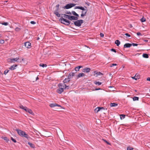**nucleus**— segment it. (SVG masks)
I'll return each instance as SVG.
<instances>
[{
    "instance_id": "obj_32",
    "label": "nucleus",
    "mask_w": 150,
    "mask_h": 150,
    "mask_svg": "<svg viewBox=\"0 0 150 150\" xmlns=\"http://www.w3.org/2000/svg\"><path fill=\"white\" fill-rule=\"evenodd\" d=\"M136 74L135 76L134 77H132V78L134 79H135V80H137V79H138L139 78V76L138 77H136Z\"/></svg>"
},
{
    "instance_id": "obj_62",
    "label": "nucleus",
    "mask_w": 150,
    "mask_h": 150,
    "mask_svg": "<svg viewBox=\"0 0 150 150\" xmlns=\"http://www.w3.org/2000/svg\"><path fill=\"white\" fill-rule=\"evenodd\" d=\"M1 34H0V36H1Z\"/></svg>"
},
{
    "instance_id": "obj_39",
    "label": "nucleus",
    "mask_w": 150,
    "mask_h": 150,
    "mask_svg": "<svg viewBox=\"0 0 150 150\" xmlns=\"http://www.w3.org/2000/svg\"><path fill=\"white\" fill-rule=\"evenodd\" d=\"M11 139L14 143L16 142V140L13 139L12 137H11Z\"/></svg>"
},
{
    "instance_id": "obj_28",
    "label": "nucleus",
    "mask_w": 150,
    "mask_h": 150,
    "mask_svg": "<svg viewBox=\"0 0 150 150\" xmlns=\"http://www.w3.org/2000/svg\"><path fill=\"white\" fill-rule=\"evenodd\" d=\"M39 65L40 66L42 67H46L47 66V65L46 64H40Z\"/></svg>"
},
{
    "instance_id": "obj_41",
    "label": "nucleus",
    "mask_w": 150,
    "mask_h": 150,
    "mask_svg": "<svg viewBox=\"0 0 150 150\" xmlns=\"http://www.w3.org/2000/svg\"><path fill=\"white\" fill-rule=\"evenodd\" d=\"M9 71V70H6L4 72V74L5 75H6Z\"/></svg>"
},
{
    "instance_id": "obj_49",
    "label": "nucleus",
    "mask_w": 150,
    "mask_h": 150,
    "mask_svg": "<svg viewBox=\"0 0 150 150\" xmlns=\"http://www.w3.org/2000/svg\"><path fill=\"white\" fill-rule=\"evenodd\" d=\"M100 35L101 37H104V34L103 33H100Z\"/></svg>"
},
{
    "instance_id": "obj_18",
    "label": "nucleus",
    "mask_w": 150,
    "mask_h": 150,
    "mask_svg": "<svg viewBox=\"0 0 150 150\" xmlns=\"http://www.w3.org/2000/svg\"><path fill=\"white\" fill-rule=\"evenodd\" d=\"M82 67L81 66H79L78 67H76L75 68V70L76 71H79L80 68H82Z\"/></svg>"
},
{
    "instance_id": "obj_45",
    "label": "nucleus",
    "mask_w": 150,
    "mask_h": 150,
    "mask_svg": "<svg viewBox=\"0 0 150 150\" xmlns=\"http://www.w3.org/2000/svg\"><path fill=\"white\" fill-rule=\"evenodd\" d=\"M137 35L138 36H140V35H142L141 33L140 32H137Z\"/></svg>"
},
{
    "instance_id": "obj_59",
    "label": "nucleus",
    "mask_w": 150,
    "mask_h": 150,
    "mask_svg": "<svg viewBox=\"0 0 150 150\" xmlns=\"http://www.w3.org/2000/svg\"><path fill=\"white\" fill-rule=\"evenodd\" d=\"M139 76H136V77H138Z\"/></svg>"
},
{
    "instance_id": "obj_3",
    "label": "nucleus",
    "mask_w": 150,
    "mask_h": 150,
    "mask_svg": "<svg viewBox=\"0 0 150 150\" xmlns=\"http://www.w3.org/2000/svg\"><path fill=\"white\" fill-rule=\"evenodd\" d=\"M74 9H78L82 10V14H81V17H83L86 16V13L88 11L87 7L84 6V8L82 6H76L74 8Z\"/></svg>"
},
{
    "instance_id": "obj_10",
    "label": "nucleus",
    "mask_w": 150,
    "mask_h": 150,
    "mask_svg": "<svg viewBox=\"0 0 150 150\" xmlns=\"http://www.w3.org/2000/svg\"><path fill=\"white\" fill-rule=\"evenodd\" d=\"M25 47L28 48H30L31 47V44L29 42H25L24 44Z\"/></svg>"
},
{
    "instance_id": "obj_36",
    "label": "nucleus",
    "mask_w": 150,
    "mask_h": 150,
    "mask_svg": "<svg viewBox=\"0 0 150 150\" xmlns=\"http://www.w3.org/2000/svg\"><path fill=\"white\" fill-rule=\"evenodd\" d=\"M140 20L142 22H143L145 21L146 19L145 18H144V17H143Z\"/></svg>"
},
{
    "instance_id": "obj_58",
    "label": "nucleus",
    "mask_w": 150,
    "mask_h": 150,
    "mask_svg": "<svg viewBox=\"0 0 150 150\" xmlns=\"http://www.w3.org/2000/svg\"><path fill=\"white\" fill-rule=\"evenodd\" d=\"M39 39H40L38 37V38H37V40H39Z\"/></svg>"
},
{
    "instance_id": "obj_35",
    "label": "nucleus",
    "mask_w": 150,
    "mask_h": 150,
    "mask_svg": "<svg viewBox=\"0 0 150 150\" xmlns=\"http://www.w3.org/2000/svg\"><path fill=\"white\" fill-rule=\"evenodd\" d=\"M102 140L104 142H105L106 143H107V144H108V145H110V143L109 142H108L107 141H106V140L104 139H102Z\"/></svg>"
},
{
    "instance_id": "obj_12",
    "label": "nucleus",
    "mask_w": 150,
    "mask_h": 150,
    "mask_svg": "<svg viewBox=\"0 0 150 150\" xmlns=\"http://www.w3.org/2000/svg\"><path fill=\"white\" fill-rule=\"evenodd\" d=\"M105 109L103 107H98L96 108L95 110L94 111L95 112H98V111H99L100 110H104Z\"/></svg>"
},
{
    "instance_id": "obj_52",
    "label": "nucleus",
    "mask_w": 150,
    "mask_h": 150,
    "mask_svg": "<svg viewBox=\"0 0 150 150\" xmlns=\"http://www.w3.org/2000/svg\"><path fill=\"white\" fill-rule=\"evenodd\" d=\"M147 81H150V77H148L146 79Z\"/></svg>"
},
{
    "instance_id": "obj_25",
    "label": "nucleus",
    "mask_w": 150,
    "mask_h": 150,
    "mask_svg": "<svg viewBox=\"0 0 150 150\" xmlns=\"http://www.w3.org/2000/svg\"><path fill=\"white\" fill-rule=\"evenodd\" d=\"M94 83H95L96 85L99 86L101 85L102 83L100 82H97L96 81H94Z\"/></svg>"
},
{
    "instance_id": "obj_38",
    "label": "nucleus",
    "mask_w": 150,
    "mask_h": 150,
    "mask_svg": "<svg viewBox=\"0 0 150 150\" xmlns=\"http://www.w3.org/2000/svg\"><path fill=\"white\" fill-rule=\"evenodd\" d=\"M1 24L2 25H7L8 24V23L7 22L2 23H1Z\"/></svg>"
},
{
    "instance_id": "obj_34",
    "label": "nucleus",
    "mask_w": 150,
    "mask_h": 150,
    "mask_svg": "<svg viewBox=\"0 0 150 150\" xmlns=\"http://www.w3.org/2000/svg\"><path fill=\"white\" fill-rule=\"evenodd\" d=\"M86 72L88 73L91 70V69L90 68H86Z\"/></svg>"
},
{
    "instance_id": "obj_31",
    "label": "nucleus",
    "mask_w": 150,
    "mask_h": 150,
    "mask_svg": "<svg viewBox=\"0 0 150 150\" xmlns=\"http://www.w3.org/2000/svg\"><path fill=\"white\" fill-rule=\"evenodd\" d=\"M2 138L5 140L6 142H8L9 141V139L7 137H2Z\"/></svg>"
},
{
    "instance_id": "obj_48",
    "label": "nucleus",
    "mask_w": 150,
    "mask_h": 150,
    "mask_svg": "<svg viewBox=\"0 0 150 150\" xmlns=\"http://www.w3.org/2000/svg\"><path fill=\"white\" fill-rule=\"evenodd\" d=\"M66 13L67 14H69V15L71 14V13L70 11L67 12Z\"/></svg>"
},
{
    "instance_id": "obj_22",
    "label": "nucleus",
    "mask_w": 150,
    "mask_h": 150,
    "mask_svg": "<svg viewBox=\"0 0 150 150\" xmlns=\"http://www.w3.org/2000/svg\"><path fill=\"white\" fill-rule=\"evenodd\" d=\"M142 56L143 57L146 58H147L149 57L148 54L146 53L143 54L142 55Z\"/></svg>"
},
{
    "instance_id": "obj_14",
    "label": "nucleus",
    "mask_w": 150,
    "mask_h": 150,
    "mask_svg": "<svg viewBox=\"0 0 150 150\" xmlns=\"http://www.w3.org/2000/svg\"><path fill=\"white\" fill-rule=\"evenodd\" d=\"M70 75H68V78L67 79H65L63 81L64 83H65L69 82L70 81Z\"/></svg>"
},
{
    "instance_id": "obj_16",
    "label": "nucleus",
    "mask_w": 150,
    "mask_h": 150,
    "mask_svg": "<svg viewBox=\"0 0 150 150\" xmlns=\"http://www.w3.org/2000/svg\"><path fill=\"white\" fill-rule=\"evenodd\" d=\"M17 66V65L16 64L13 65L12 66H11L9 68L11 70H13L16 69V67Z\"/></svg>"
},
{
    "instance_id": "obj_61",
    "label": "nucleus",
    "mask_w": 150,
    "mask_h": 150,
    "mask_svg": "<svg viewBox=\"0 0 150 150\" xmlns=\"http://www.w3.org/2000/svg\"><path fill=\"white\" fill-rule=\"evenodd\" d=\"M22 60L23 61V59Z\"/></svg>"
},
{
    "instance_id": "obj_60",
    "label": "nucleus",
    "mask_w": 150,
    "mask_h": 150,
    "mask_svg": "<svg viewBox=\"0 0 150 150\" xmlns=\"http://www.w3.org/2000/svg\"><path fill=\"white\" fill-rule=\"evenodd\" d=\"M73 24V23H71V25H72V24Z\"/></svg>"
},
{
    "instance_id": "obj_13",
    "label": "nucleus",
    "mask_w": 150,
    "mask_h": 150,
    "mask_svg": "<svg viewBox=\"0 0 150 150\" xmlns=\"http://www.w3.org/2000/svg\"><path fill=\"white\" fill-rule=\"evenodd\" d=\"M50 106L51 108L54 107L56 106H58L61 107L60 105H59L56 103H51L50 105Z\"/></svg>"
},
{
    "instance_id": "obj_9",
    "label": "nucleus",
    "mask_w": 150,
    "mask_h": 150,
    "mask_svg": "<svg viewBox=\"0 0 150 150\" xmlns=\"http://www.w3.org/2000/svg\"><path fill=\"white\" fill-rule=\"evenodd\" d=\"M19 59V58H14L10 59H9V61L10 63H14L16 61Z\"/></svg>"
},
{
    "instance_id": "obj_20",
    "label": "nucleus",
    "mask_w": 150,
    "mask_h": 150,
    "mask_svg": "<svg viewBox=\"0 0 150 150\" xmlns=\"http://www.w3.org/2000/svg\"><path fill=\"white\" fill-rule=\"evenodd\" d=\"M28 144L30 145V147L32 148L35 147V145L31 143L28 142Z\"/></svg>"
},
{
    "instance_id": "obj_33",
    "label": "nucleus",
    "mask_w": 150,
    "mask_h": 150,
    "mask_svg": "<svg viewBox=\"0 0 150 150\" xmlns=\"http://www.w3.org/2000/svg\"><path fill=\"white\" fill-rule=\"evenodd\" d=\"M62 86L63 87V88H64V86H65V87L64 88V89H66V88L68 89L69 87V86H66V85L65 84H64V85H62Z\"/></svg>"
},
{
    "instance_id": "obj_2",
    "label": "nucleus",
    "mask_w": 150,
    "mask_h": 150,
    "mask_svg": "<svg viewBox=\"0 0 150 150\" xmlns=\"http://www.w3.org/2000/svg\"><path fill=\"white\" fill-rule=\"evenodd\" d=\"M16 131L17 132L18 135L21 137H24L28 139H30V137L25 132L18 129H16Z\"/></svg>"
},
{
    "instance_id": "obj_21",
    "label": "nucleus",
    "mask_w": 150,
    "mask_h": 150,
    "mask_svg": "<svg viewBox=\"0 0 150 150\" xmlns=\"http://www.w3.org/2000/svg\"><path fill=\"white\" fill-rule=\"evenodd\" d=\"M120 115V119L121 120H122L123 119H124V118H125V117L126 116L124 114H121V115Z\"/></svg>"
},
{
    "instance_id": "obj_37",
    "label": "nucleus",
    "mask_w": 150,
    "mask_h": 150,
    "mask_svg": "<svg viewBox=\"0 0 150 150\" xmlns=\"http://www.w3.org/2000/svg\"><path fill=\"white\" fill-rule=\"evenodd\" d=\"M133 149V148H131L130 146H128L127 148V150H132Z\"/></svg>"
},
{
    "instance_id": "obj_1",
    "label": "nucleus",
    "mask_w": 150,
    "mask_h": 150,
    "mask_svg": "<svg viewBox=\"0 0 150 150\" xmlns=\"http://www.w3.org/2000/svg\"><path fill=\"white\" fill-rule=\"evenodd\" d=\"M61 14L63 15V16H62L61 18L59 19V21L62 23L68 26L71 23V22L68 20L63 18V17L66 18H68L69 19L70 15L63 14Z\"/></svg>"
},
{
    "instance_id": "obj_11",
    "label": "nucleus",
    "mask_w": 150,
    "mask_h": 150,
    "mask_svg": "<svg viewBox=\"0 0 150 150\" xmlns=\"http://www.w3.org/2000/svg\"><path fill=\"white\" fill-rule=\"evenodd\" d=\"M69 18V20L71 21L72 20H77L78 19V17L75 16H70Z\"/></svg>"
},
{
    "instance_id": "obj_24",
    "label": "nucleus",
    "mask_w": 150,
    "mask_h": 150,
    "mask_svg": "<svg viewBox=\"0 0 150 150\" xmlns=\"http://www.w3.org/2000/svg\"><path fill=\"white\" fill-rule=\"evenodd\" d=\"M115 43L116 44L117 46H118L120 44V42L118 40H116L115 42Z\"/></svg>"
},
{
    "instance_id": "obj_30",
    "label": "nucleus",
    "mask_w": 150,
    "mask_h": 150,
    "mask_svg": "<svg viewBox=\"0 0 150 150\" xmlns=\"http://www.w3.org/2000/svg\"><path fill=\"white\" fill-rule=\"evenodd\" d=\"M142 113L143 114L144 116L146 115V116L148 117H150V113Z\"/></svg>"
},
{
    "instance_id": "obj_43",
    "label": "nucleus",
    "mask_w": 150,
    "mask_h": 150,
    "mask_svg": "<svg viewBox=\"0 0 150 150\" xmlns=\"http://www.w3.org/2000/svg\"><path fill=\"white\" fill-rule=\"evenodd\" d=\"M117 64H111V65L110 66V67H112L114 66H117Z\"/></svg>"
},
{
    "instance_id": "obj_56",
    "label": "nucleus",
    "mask_w": 150,
    "mask_h": 150,
    "mask_svg": "<svg viewBox=\"0 0 150 150\" xmlns=\"http://www.w3.org/2000/svg\"><path fill=\"white\" fill-rule=\"evenodd\" d=\"M85 46H86V47H87L89 48V49H90V48L89 47L87 46H86V45H85Z\"/></svg>"
},
{
    "instance_id": "obj_42",
    "label": "nucleus",
    "mask_w": 150,
    "mask_h": 150,
    "mask_svg": "<svg viewBox=\"0 0 150 150\" xmlns=\"http://www.w3.org/2000/svg\"><path fill=\"white\" fill-rule=\"evenodd\" d=\"M125 35L128 37H130L131 36L129 34L127 33H125Z\"/></svg>"
},
{
    "instance_id": "obj_4",
    "label": "nucleus",
    "mask_w": 150,
    "mask_h": 150,
    "mask_svg": "<svg viewBox=\"0 0 150 150\" xmlns=\"http://www.w3.org/2000/svg\"><path fill=\"white\" fill-rule=\"evenodd\" d=\"M60 5L59 4H58L56 5L55 7L56 9L54 11L53 13L55 14L57 17H60L61 14L59 13V7Z\"/></svg>"
},
{
    "instance_id": "obj_29",
    "label": "nucleus",
    "mask_w": 150,
    "mask_h": 150,
    "mask_svg": "<svg viewBox=\"0 0 150 150\" xmlns=\"http://www.w3.org/2000/svg\"><path fill=\"white\" fill-rule=\"evenodd\" d=\"M132 98L134 101L138 100L139 98L137 97H134Z\"/></svg>"
},
{
    "instance_id": "obj_54",
    "label": "nucleus",
    "mask_w": 150,
    "mask_h": 150,
    "mask_svg": "<svg viewBox=\"0 0 150 150\" xmlns=\"http://www.w3.org/2000/svg\"><path fill=\"white\" fill-rule=\"evenodd\" d=\"M101 89L100 88H96L95 89V90H101Z\"/></svg>"
},
{
    "instance_id": "obj_57",
    "label": "nucleus",
    "mask_w": 150,
    "mask_h": 150,
    "mask_svg": "<svg viewBox=\"0 0 150 150\" xmlns=\"http://www.w3.org/2000/svg\"><path fill=\"white\" fill-rule=\"evenodd\" d=\"M30 114H31L32 115H34V113H29Z\"/></svg>"
},
{
    "instance_id": "obj_17",
    "label": "nucleus",
    "mask_w": 150,
    "mask_h": 150,
    "mask_svg": "<svg viewBox=\"0 0 150 150\" xmlns=\"http://www.w3.org/2000/svg\"><path fill=\"white\" fill-rule=\"evenodd\" d=\"M85 75V74L82 73H81L78 74V75L77 76V78L78 79L81 77H83Z\"/></svg>"
},
{
    "instance_id": "obj_44",
    "label": "nucleus",
    "mask_w": 150,
    "mask_h": 150,
    "mask_svg": "<svg viewBox=\"0 0 150 150\" xmlns=\"http://www.w3.org/2000/svg\"><path fill=\"white\" fill-rule=\"evenodd\" d=\"M111 51L113 52H116V51L114 49L112 48L111 49Z\"/></svg>"
},
{
    "instance_id": "obj_46",
    "label": "nucleus",
    "mask_w": 150,
    "mask_h": 150,
    "mask_svg": "<svg viewBox=\"0 0 150 150\" xmlns=\"http://www.w3.org/2000/svg\"><path fill=\"white\" fill-rule=\"evenodd\" d=\"M30 23L32 24H34L36 23L34 21H31Z\"/></svg>"
},
{
    "instance_id": "obj_47",
    "label": "nucleus",
    "mask_w": 150,
    "mask_h": 150,
    "mask_svg": "<svg viewBox=\"0 0 150 150\" xmlns=\"http://www.w3.org/2000/svg\"><path fill=\"white\" fill-rule=\"evenodd\" d=\"M20 28H16L15 29V30L16 31H18L20 30Z\"/></svg>"
},
{
    "instance_id": "obj_53",
    "label": "nucleus",
    "mask_w": 150,
    "mask_h": 150,
    "mask_svg": "<svg viewBox=\"0 0 150 150\" xmlns=\"http://www.w3.org/2000/svg\"><path fill=\"white\" fill-rule=\"evenodd\" d=\"M143 40L144 41V42H147L148 41V40L147 39H143Z\"/></svg>"
},
{
    "instance_id": "obj_27",
    "label": "nucleus",
    "mask_w": 150,
    "mask_h": 150,
    "mask_svg": "<svg viewBox=\"0 0 150 150\" xmlns=\"http://www.w3.org/2000/svg\"><path fill=\"white\" fill-rule=\"evenodd\" d=\"M94 73H95V74H96L97 76L101 75H103V74L100 72H96V71H95Z\"/></svg>"
},
{
    "instance_id": "obj_15",
    "label": "nucleus",
    "mask_w": 150,
    "mask_h": 150,
    "mask_svg": "<svg viewBox=\"0 0 150 150\" xmlns=\"http://www.w3.org/2000/svg\"><path fill=\"white\" fill-rule=\"evenodd\" d=\"M132 45V44L126 43L124 45V48H129Z\"/></svg>"
},
{
    "instance_id": "obj_19",
    "label": "nucleus",
    "mask_w": 150,
    "mask_h": 150,
    "mask_svg": "<svg viewBox=\"0 0 150 150\" xmlns=\"http://www.w3.org/2000/svg\"><path fill=\"white\" fill-rule=\"evenodd\" d=\"M117 103H111L110 104V106L111 107H115L117 105Z\"/></svg>"
},
{
    "instance_id": "obj_5",
    "label": "nucleus",
    "mask_w": 150,
    "mask_h": 150,
    "mask_svg": "<svg viewBox=\"0 0 150 150\" xmlns=\"http://www.w3.org/2000/svg\"><path fill=\"white\" fill-rule=\"evenodd\" d=\"M58 86L59 88L57 89V92L58 93L61 94L64 91V88L63 87H62V83L59 84Z\"/></svg>"
},
{
    "instance_id": "obj_7",
    "label": "nucleus",
    "mask_w": 150,
    "mask_h": 150,
    "mask_svg": "<svg viewBox=\"0 0 150 150\" xmlns=\"http://www.w3.org/2000/svg\"><path fill=\"white\" fill-rule=\"evenodd\" d=\"M83 23V20H78L74 22V25L77 26L79 27Z\"/></svg>"
},
{
    "instance_id": "obj_55",
    "label": "nucleus",
    "mask_w": 150,
    "mask_h": 150,
    "mask_svg": "<svg viewBox=\"0 0 150 150\" xmlns=\"http://www.w3.org/2000/svg\"><path fill=\"white\" fill-rule=\"evenodd\" d=\"M39 79L38 77L37 76V77L36 78V80H37L38 79Z\"/></svg>"
},
{
    "instance_id": "obj_26",
    "label": "nucleus",
    "mask_w": 150,
    "mask_h": 150,
    "mask_svg": "<svg viewBox=\"0 0 150 150\" xmlns=\"http://www.w3.org/2000/svg\"><path fill=\"white\" fill-rule=\"evenodd\" d=\"M75 73L71 72L69 74V75H70V78H72L73 76L75 75Z\"/></svg>"
},
{
    "instance_id": "obj_8",
    "label": "nucleus",
    "mask_w": 150,
    "mask_h": 150,
    "mask_svg": "<svg viewBox=\"0 0 150 150\" xmlns=\"http://www.w3.org/2000/svg\"><path fill=\"white\" fill-rule=\"evenodd\" d=\"M21 108L24 110L25 112H33L32 110L29 108H28L27 107H24L23 105H21L20 106Z\"/></svg>"
},
{
    "instance_id": "obj_23",
    "label": "nucleus",
    "mask_w": 150,
    "mask_h": 150,
    "mask_svg": "<svg viewBox=\"0 0 150 150\" xmlns=\"http://www.w3.org/2000/svg\"><path fill=\"white\" fill-rule=\"evenodd\" d=\"M71 13L73 15H74V16H77V17H79V15L77 14V13H76V12L74 11H71Z\"/></svg>"
},
{
    "instance_id": "obj_40",
    "label": "nucleus",
    "mask_w": 150,
    "mask_h": 150,
    "mask_svg": "<svg viewBox=\"0 0 150 150\" xmlns=\"http://www.w3.org/2000/svg\"><path fill=\"white\" fill-rule=\"evenodd\" d=\"M132 45L134 46H137L138 45H141V44H137L134 43H132Z\"/></svg>"
},
{
    "instance_id": "obj_51",
    "label": "nucleus",
    "mask_w": 150,
    "mask_h": 150,
    "mask_svg": "<svg viewBox=\"0 0 150 150\" xmlns=\"http://www.w3.org/2000/svg\"><path fill=\"white\" fill-rule=\"evenodd\" d=\"M82 71L83 72H86V68H85V69H83L82 70Z\"/></svg>"
},
{
    "instance_id": "obj_50",
    "label": "nucleus",
    "mask_w": 150,
    "mask_h": 150,
    "mask_svg": "<svg viewBox=\"0 0 150 150\" xmlns=\"http://www.w3.org/2000/svg\"><path fill=\"white\" fill-rule=\"evenodd\" d=\"M0 42L3 43L4 42V40H0Z\"/></svg>"
},
{
    "instance_id": "obj_6",
    "label": "nucleus",
    "mask_w": 150,
    "mask_h": 150,
    "mask_svg": "<svg viewBox=\"0 0 150 150\" xmlns=\"http://www.w3.org/2000/svg\"><path fill=\"white\" fill-rule=\"evenodd\" d=\"M76 4L73 3H69L67 4L65 6L62 7V8L65 9H69L76 6Z\"/></svg>"
}]
</instances>
